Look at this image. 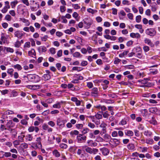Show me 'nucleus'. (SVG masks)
<instances>
[{
    "label": "nucleus",
    "mask_w": 160,
    "mask_h": 160,
    "mask_svg": "<svg viewBox=\"0 0 160 160\" xmlns=\"http://www.w3.org/2000/svg\"><path fill=\"white\" fill-rule=\"evenodd\" d=\"M67 122L66 119H63L60 118H58L57 119V125L60 128H63L65 126V124Z\"/></svg>",
    "instance_id": "obj_3"
},
{
    "label": "nucleus",
    "mask_w": 160,
    "mask_h": 160,
    "mask_svg": "<svg viewBox=\"0 0 160 160\" xmlns=\"http://www.w3.org/2000/svg\"><path fill=\"white\" fill-rule=\"evenodd\" d=\"M13 67L14 68L17 69L18 70H21L22 68L21 66L19 64L14 65Z\"/></svg>",
    "instance_id": "obj_38"
},
{
    "label": "nucleus",
    "mask_w": 160,
    "mask_h": 160,
    "mask_svg": "<svg viewBox=\"0 0 160 160\" xmlns=\"http://www.w3.org/2000/svg\"><path fill=\"white\" fill-rule=\"evenodd\" d=\"M82 70V68L81 67H74L72 68V70L73 71H77L79 72Z\"/></svg>",
    "instance_id": "obj_36"
},
{
    "label": "nucleus",
    "mask_w": 160,
    "mask_h": 160,
    "mask_svg": "<svg viewBox=\"0 0 160 160\" xmlns=\"http://www.w3.org/2000/svg\"><path fill=\"white\" fill-rule=\"evenodd\" d=\"M130 36L132 38H138L140 37V35L138 33H134L132 32L130 33Z\"/></svg>",
    "instance_id": "obj_19"
},
{
    "label": "nucleus",
    "mask_w": 160,
    "mask_h": 160,
    "mask_svg": "<svg viewBox=\"0 0 160 160\" xmlns=\"http://www.w3.org/2000/svg\"><path fill=\"white\" fill-rule=\"evenodd\" d=\"M98 150L97 149L93 148H91V154H95L98 153Z\"/></svg>",
    "instance_id": "obj_32"
},
{
    "label": "nucleus",
    "mask_w": 160,
    "mask_h": 160,
    "mask_svg": "<svg viewBox=\"0 0 160 160\" xmlns=\"http://www.w3.org/2000/svg\"><path fill=\"white\" fill-rule=\"evenodd\" d=\"M135 148V146L132 143H129L127 145L128 148L132 151L134 150Z\"/></svg>",
    "instance_id": "obj_21"
},
{
    "label": "nucleus",
    "mask_w": 160,
    "mask_h": 160,
    "mask_svg": "<svg viewBox=\"0 0 160 160\" xmlns=\"http://www.w3.org/2000/svg\"><path fill=\"white\" fill-rule=\"evenodd\" d=\"M138 129L141 130H143L144 128V126L141 124H139L138 126Z\"/></svg>",
    "instance_id": "obj_60"
},
{
    "label": "nucleus",
    "mask_w": 160,
    "mask_h": 160,
    "mask_svg": "<svg viewBox=\"0 0 160 160\" xmlns=\"http://www.w3.org/2000/svg\"><path fill=\"white\" fill-rule=\"evenodd\" d=\"M41 138L40 137H38L37 138L36 141V143H32V145L31 146V147L35 149L37 148L40 149L42 148V145L41 143Z\"/></svg>",
    "instance_id": "obj_2"
},
{
    "label": "nucleus",
    "mask_w": 160,
    "mask_h": 160,
    "mask_svg": "<svg viewBox=\"0 0 160 160\" xmlns=\"http://www.w3.org/2000/svg\"><path fill=\"white\" fill-rule=\"evenodd\" d=\"M14 70L12 68H9L8 69L7 73L9 74L11 76H12V73Z\"/></svg>",
    "instance_id": "obj_49"
},
{
    "label": "nucleus",
    "mask_w": 160,
    "mask_h": 160,
    "mask_svg": "<svg viewBox=\"0 0 160 160\" xmlns=\"http://www.w3.org/2000/svg\"><path fill=\"white\" fill-rule=\"evenodd\" d=\"M151 9L152 12H155L157 9V4L156 3H154L151 6Z\"/></svg>",
    "instance_id": "obj_37"
},
{
    "label": "nucleus",
    "mask_w": 160,
    "mask_h": 160,
    "mask_svg": "<svg viewBox=\"0 0 160 160\" xmlns=\"http://www.w3.org/2000/svg\"><path fill=\"white\" fill-rule=\"evenodd\" d=\"M143 49L145 52H147L149 50V47L147 46H144Z\"/></svg>",
    "instance_id": "obj_59"
},
{
    "label": "nucleus",
    "mask_w": 160,
    "mask_h": 160,
    "mask_svg": "<svg viewBox=\"0 0 160 160\" xmlns=\"http://www.w3.org/2000/svg\"><path fill=\"white\" fill-rule=\"evenodd\" d=\"M86 137L83 135L80 134L77 136V139L78 143L82 142L86 140Z\"/></svg>",
    "instance_id": "obj_4"
},
{
    "label": "nucleus",
    "mask_w": 160,
    "mask_h": 160,
    "mask_svg": "<svg viewBox=\"0 0 160 160\" xmlns=\"http://www.w3.org/2000/svg\"><path fill=\"white\" fill-rule=\"evenodd\" d=\"M103 102L107 104L112 103L114 102L113 100L112 99H104Z\"/></svg>",
    "instance_id": "obj_41"
},
{
    "label": "nucleus",
    "mask_w": 160,
    "mask_h": 160,
    "mask_svg": "<svg viewBox=\"0 0 160 160\" xmlns=\"http://www.w3.org/2000/svg\"><path fill=\"white\" fill-rule=\"evenodd\" d=\"M20 147L23 149H27L28 147V145L27 143L24 142L21 144Z\"/></svg>",
    "instance_id": "obj_34"
},
{
    "label": "nucleus",
    "mask_w": 160,
    "mask_h": 160,
    "mask_svg": "<svg viewBox=\"0 0 160 160\" xmlns=\"http://www.w3.org/2000/svg\"><path fill=\"white\" fill-rule=\"evenodd\" d=\"M4 48L6 49L7 51L8 52L13 53L14 52V50L13 48L10 47H4Z\"/></svg>",
    "instance_id": "obj_40"
},
{
    "label": "nucleus",
    "mask_w": 160,
    "mask_h": 160,
    "mask_svg": "<svg viewBox=\"0 0 160 160\" xmlns=\"http://www.w3.org/2000/svg\"><path fill=\"white\" fill-rule=\"evenodd\" d=\"M125 134L128 136L131 137L133 135V132L131 130H126L125 131Z\"/></svg>",
    "instance_id": "obj_18"
},
{
    "label": "nucleus",
    "mask_w": 160,
    "mask_h": 160,
    "mask_svg": "<svg viewBox=\"0 0 160 160\" xmlns=\"http://www.w3.org/2000/svg\"><path fill=\"white\" fill-rule=\"evenodd\" d=\"M49 127L45 123L43 124L42 126V129L44 130H47Z\"/></svg>",
    "instance_id": "obj_47"
},
{
    "label": "nucleus",
    "mask_w": 160,
    "mask_h": 160,
    "mask_svg": "<svg viewBox=\"0 0 160 160\" xmlns=\"http://www.w3.org/2000/svg\"><path fill=\"white\" fill-rule=\"evenodd\" d=\"M89 129L88 128H83L82 132L83 134H85L88 132H89Z\"/></svg>",
    "instance_id": "obj_48"
},
{
    "label": "nucleus",
    "mask_w": 160,
    "mask_h": 160,
    "mask_svg": "<svg viewBox=\"0 0 160 160\" xmlns=\"http://www.w3.org/2000/svg\"><path fill=\"white\" fill-rule=\"evenodd\" d=\"M129 52V51L128 50H125L122 53H120L119 55V57L120 58H122L124 57Z\"/></svg>",
    "instance_id": "obj_20"
},
{
    "label": "nucleus",
    "mask_w": 160,
    "mask_h": 160,
    "mask_svg": "<svg viewBox=\"0 0 160 160\" xmlns=\"http://www.w3.org/2000/svg\"><path fill=\"white\" fill-rule=\"evenodd\" d=\"M5 19L7 21H10L11 20L12 18L10 15L8 14L6 15Z\"/></svg>",
    "instance_id": "obj_45"
},
{
    "label": "nucleus",
    "mask_w": 160,
    "mask_h": 160,
    "mask_svg": "<svg viewBox=\"0 0 160 160\" xmlns=\"http://www.w3.org/2000/svg\"><path fill=\"white\" fill-rule=\"evenodd\" d=\"M102 154L104 156L108 155L109 153V150L106 148H103L101 149Z\"/></svg>",
    "instance_id": "obj_15"
},
{
    "label": "nucleus",
    "mask_w": 160,
    "mask_h": 160,
    "mask_svg": "<svg viewBox=\"0 0 160 160\" xmlns=\"http://www.w3.org/2000/svg\"><path fill=\"white\" fill-rule=\"evenodd\" d=\"M11 156V153L10 152H4L3 154H2V157H5L6 158L10 157Z\"/></svg>",
    "instance_id": "obj_30"
},
{
    "label": "nucleus",
    "mask_w": 160,
    "mask_h": 160,
    "mask_svg": "<svg viewBox=\"0 0 160 160\" xmlns=\"http://www.w3.org/2000/svg\"><path fill=\"white\" fill-rule=\"evenodd\" d=\"M102 114L103 117L105 118H108L109 116V114L108 113V112L107 111L103 113Z\"/></svg>",
    "instance_id": "obj_56"
},
{
    "label": "nucleus",
    "mask_w": 160,
    "mask_h": 160,
    "mask_svg": "<svg viewBox=\"0 0 160 160\" xmlns=\"http://www.w3.org/2000/svg\"><path fill=\"white\" fill-rule=\"evenodd\" d=\"M141 16L140 15H138L136 16V20L137 22H141Z\"/></svg>",
    "instance_id": "obj_52"
},
{
    "label": "nucleus",
    "mask_w": 160,
    "mask_h": 160,
    "mask_svg": "<svg viewBox=\"0 0 160 160\" xmlns=\"http://www.w3.org/2000/svg\"><path fill=\"white\" fill-rule=\"evenodd\" d=\"M73 56L76 58H80L82 57V56L81 55L80 52H75L73 54Z\"/></svg>",
    "instance_id": "obj_29"
},
{
    "label": "nucleus",
    "mask_w": 160,
    "mask_h": 160,
    "mask_svg": "<svg viewBox=\"0 0 160 160\" xmlns=\"http://www.w3.org/2000/svg\"><path fill=\"white\" fill-rule=\"evenodd\" d=\"M112 140L116 146H117L120 143L119 140L116 138H113L112 139Z\"/></svg>",
    "instance_id": "obj_43"
},
{
    "label": "nucleus",
    "mask_w": 160,
    "mask_h": 160,
    "mask_svg": "<svg viewBox=\"0 0 160 160\" xmlns=\"http://www.w3.org/2000/svg\"><path fill=\"white\" fill-rule=\"evenodd\" d=\"M146 33L151 36H153L156 34V31L153 28L147 29L146 30Z\"/></svg>",
    "instance_id": "obj_5"
},
{
    "label": "nucleus",
    "mask_w": 160,
    "mask_h": 160,
    "mask_svg": "<svg viewBox=\"0 0 160 160\" xmlns=\"http://www.w3.org/2000/svg\"><path fill=\"white\" fill-rule=\"evenodd\" d=\"M60 11L62 12H64L66 10L65 7L64 6H61L60 7Z\"/></svg>",
    "instance_id": "obj_64"
},
{
    "label": "nucleus",
    "mask_w": 160,
    "mask_h": 160,
    "mask_svg": "<svg viewBox=\"0 0 160 160\" xmlns=\"http://www.w3.org/2000/svg\"><path fill=\"white\" fill-rule=\"evenodd\" d=\"M150 123L154 125L157 124V122L153 117L152 118V120L149 121Z\"/></svg>",
    "instance_id": "obj_35"
},
{
    "label": "nucleus",
    "mask_w": 160,
    "mask_h": 160,
    "mask_svg": "<svg viewBox=\"0 0 160 160\" xmlns=\"http://www.w3.org/2000/svg\"><path fill=\"white\" fill-rule=\"evenodd\" d=\"M73 79H77L78 80H82L83 79V77L79 75L75 74L73 76Z\"/></svg>",
    "instance_id": "obj_25"
},
{
    "label": "nucleus",
    "mask_w": 160,
    "mask_h": 160,
    "mask_svg": "<svg viewBox=\"0 0 160 160\" xmlns=\"http://www.w3.org/2000/svg\"><path fill=\"white\" fill-rule=\"evenodd\" d=\"M48 124L52 127H54L55 125V123L53 121H50L48 123Z\"/></svg>",
    "instance_id": "obj_54"
},
{
    "label": "nucleus",
    "mask_w": 160,
    "mask_h": 160,
    "mask_svg": "<svg viewBox=\"0 0 160 160\" xmlns=\"http://www.w3.org/2000/svg\"><path fill=\"white\" fill-rule=\"evenodd\" d=\"M84 27L87 29L89 28L90 27V23L89 20L87 18H85L83 20Z\"/></svg>",
    "instance_id": "obj_10"
},
{
    "label": "nucleus",
    "mask_w": 160,
    "mask_h": 160,
    "mask_svg": "<svg viewBox=\"0 0 160 160\" xmlns=\"http://www.w3.org/2000/svg\"><path fill=\"white\" fill-rule=\"evenodd\" d=\"M20 143V141L18 140H16L13 142V144L15 148H17V146L19 145Z\"/></svg>",
    "instance_id": "obj_42"
},
{
    "label": "nucleus",
    "mask_w": 160,
    "mask_h": 160,
    "mask_svg": "<svg viewBox=\"0 0 160 160\" xmlns=\"http://www.w3.org/2000/svg\"><path fill=\"white\" fill-rule=\"evenodd\" d=\"M59 146L61 148L63 149H66L68 148L67 145L64 143H61L60 144Z\"/></svg>",
    "instance_id": "obj_51"
},
{
    "label": "nucleus",
    "mask_w": 160,
    "mask_h": 160,
    "mask_svg": "<svg viewBox=\"0 0 160 160\" xmlns=\"http://www.w3.org/2000/svg\"><path fill=\"white\" fill-rule=\"evenodd\" d=\"M21 123L23 125H27L28 124V121L25 119H22L21 121Z\"/></svg>",
    "instance_id": "obj_61"
},
{
    "label": "nucleus",
    "mask_w": 160,
    "mask_h": 160,
    "mask_svg": "<svg viewBox=\"0 0 160 160\" xmlns=\"http://www.w3.org/2000/svg\"><path fill=\"white\" fill-rule=\"evenodd\" d=\"M27 78L29 81L34 82H37L40 80V77L36 74H29L28 75Z\"/></svg>",
    "instance_id": "obj_1"
},
{
    "label": "nucleus",
    "mask_w": 160,
    "mask_h": 160,
    "mask_svg": "<svg viewBox=\"0 0 160 160\" xmlns=\"http://www.w3.org/2000/svg\"><path fill=\"white\" fill-rule=\"evenodd\" d=\"M133 50L135 52H142V49L140 47L135 48L133 49Z\"/></svg>",
    "instance_id": "obj_31"
},
{
    "label": "nucleus",
    "mask_w": 160,
    "mask_h": 160,
    "mask_svg": "<svg viewBox=\"0 0 160 160\" xmlns=\"http://www.w3.org/2000/svg\"><path fill=\"white\" fill-rule=\"evenodd\" d=\"M0 129L1 131H3L4 130L8 129L6 127V126H5L4 125L1 124L0 126Z\"/></svg>",
    "instance_id": "obj_63"
},
{
    "label": "nucleus",
    "mask_w": 160,
    "mask_h": 160,
    "mask_svg": "<svg viewBox=\"0 0 160 160\" xmlns=\"http://www.w3.org/2000/svg\"><path fill=\"white\" fill-rule=\"evenodd\" d=\"M28 130L29 132H32L35 131L37 133L39 130V129L37 127L32 126L29 127Z\"/></svg>",
    "instance_id": "obj_8"
},
{
    "label": "nucleus",
    "mask_w": 160,
    "mask_h": 160,
    "mask_svg": "<svg viewBox=\"0 0 160 160\" xmlns=\"http://www.w3.org/2000/svg\"><path fill=\"white\" fill-rule=\"evenodd\" d=\"M21 45V43L18 41H17L14 44V46L16 48H18Z\"/></svg>",
    "instance_id": "obj_57"
},
{
    "label": "nucleus",
    "mask_w": 160,
    "mask_h": 160,
    "mask_svg": "<svg viewBox=\"0 0 160 160\" xmlns=\"http://www.w3.org/2000/svg\"><path fill=\"white\" fill-rule=\"evenodd\" d=\"M72 7L76 9H78L80 8V7L78 4H72Z\"/></svg>",
    "instance_id": "obj_58"
},
{
    "label": "nucleus",
    "mask_w": 160,
    "mask_h": 160,
    "mask_svg": "<svg viewBox=\"0 0 160 160\" xmlns=\"http://www.w3.org/2000/svg\"><path fill=\"white\" fill-rule=\"evenodd\" d=\"M48 37L47 35H45L44 36L41 38V40L43 41H46L47 40Z\"/></svg>",
    "instance_id": "obj_62"
},
{
    "label": "nucleus",
    "mask_w": 160,
    "mask_h": 160,
    "mask_svg": "<svg viewBox=\"0 0 160 160\" xmlns=\"http://www.w3.org/2000/svg\"><path fill=\"white\" fill-rule=\"evenodd\" d=\"M91 95L92 96L97 97L98 95V89L97 88H94L92 91Z\"/></svg>",
    "instance_id": "obj_14"
},
{
    "label": "nucleus",
    "mask_w": 160,
    "mask_h": 160,
    "mask_svg": "<svg viewBox=\"0 0 160 160\" xmlns=\"http://www.w3.org/2000/svg\"><path fill=\"white\" fill-rule=\"evenodd\" d=\"M145 76V75L143 72H137L136 75V78H142Z\"/></svg>",
    "instance_id": "obj_23"
},
{
    "label": "nucleus",
    "mask_w": 160,
    "mask_h": 160,
    "mask_svg": "<svg viewBox=\"0 0 160 160\" xmlns=\"http://www.w3.org/2000/svg\"><path fill=\"white\" fill-rule=\"evenodd\" d=\"M149 111L150 112L156 114H160V111L157 108L153 107L149 108Z\"/></svg>",
    "instance_id": "obj_7"
},
{
    "label": "nucleus",
    "mask_w": 160,
    "mask_h": 160,
    "mask_svg": "<svg viewBox=\"0 0 160 160\" xmlns=\"http://www.w3.org/2000/svg\"><path fill=\"white\" fill-rule=\"evenodd\" d=\"M43 79L45 80L46 81L50 79L51 78V76L50 74H44L42 76Z\"/></svg>",
    "instance_id": "obj_22"
},
{
    "label": "nucleus",
    "mask_w": 160,
    "mask_h": 160,
    "mask_svg": "<svg viewBox=\"0 0 160 160\" xmlns=\"http://www.w3.org/2000/svg\"><path fill=\"white\" fill-rule=\"evenodd\" d=\"M146 142L148 144H152L153 142L152 139L148 138L146 140Z\"/></svg>",
    "instance_id": "obj_39"
},
{
    "label": "nucleus",
    "mask_w": 160,
    "mask_h": 160,
    "mask_svg": "<svg viewBox=\"0 0 160 160\" xmlns=\"http://www.w3.org/2000/svg\"><path fill=\"white\" fill-rule=\"evenodd\" d=\"M14 125L15 124L12 122V121L10 120L7 122L6 127L8 129V130H9V129L13 127Z\"/></svg>",
    "instance_id": "obj_12"
},
{
    "label": "nucleus",
    "mask_w": 160,
    "mask_h": 160,
    "mask_svg": "<svg viewBox=\"0 0 160 160\" xmlns=\"http://www.w3.org/2000/svg\"><path fill=\"white\" fill-rule=\"evenodd\" d=\"M49 51L50 53L52 54H54L56 53V49L53 48H50Z\"/></svg>",
    "instance_id": "obj_53"
},
{
    "label": "nucleus",
    "mask_w": 160,
    "mask_h": 160,
    "mask_svg": "<svg viewBox=\"0 0 160 160\" xmlns=\"http://www.w3.org/2000/svg\"><path fill=\"white\" fill-rule=\"evenodd\" d=\"M144 42L145 43L148 44L152 47H153L154 46V44L151 42V40L148 38H146L144 40Z\"/></svg>",
    "instance_id": "obj_13"
},
{
    "label": "nucleus",
    "mask_w": 160,
    "mask_h": 160,
    "mask_svg": "<svg viewBox=\"0 0 160 160\" xmlns=\"http://www.w3.org/2000/svg\"><path fill=\"white\" fill-rule=\"evenodd\" d=\"M33 138V137L31 134H27L25 137V139L26 140L29 141H31Z\"/></svg>",
    "instance_id": "obj_28"
},
{
    "label": "nucleus",
    "mask_w": 160,
    "mask_h": 160,
    "mask_svg": "<svg viewBox=\"0 0 160 160\" xmlns=\"http://www.w3.org/2000/svg\"><path fill=\"white\" fill-rule=\"evenodd\" d=\"M143 133L145 136L148 137H150L152 135V132L148 130L145 131Z\"/></svg>",
    "instance_id": "obj_24"
},
{
    "label": "nucleus",
    "mask_w": 160,
    "mask_h": 160,
    "mask_svg": "<svg viewBox=\"0 0 160 160\" xmlns=\"http://www.w3.org/2000/svg\"><path fill=\"white\" fill-rule=\"evenodd\" d=\"M28 56L33 57L36 55L35 50L34 49H32L31 50L29 51L28 53Z\"/></svg>",
    "instance_id": "obj_17"
},
{
    "label": "nucleus",
    "mask_w": 160,
    "mask_h": 160,
    "mask_svg": "<svg viewBox=\"0 0 160 160\" xmlns=\"http://www.w3.org/2000/svg\"><path fill=\"white\" fill-rule=\"evenodd\" d=\"M54 99L52 98H49L47 99L46 102L48 104L53 102H54Z\"/></svg>",
    "instance_id": "obj_55"
},
{
    "label": "nucleus",
    "mask_w": 160,
    "mask_h": 160,
    "mask_svg": "<svg viewBox=\"0 0 160 160\" xmlns=\"http://www.w3.org/2000/svg\"><path fill=\"white\" fill-rule=\"evenodd\" d=\"M26 87L29 88L31 89H36L39 88V86L38 85H28Z\"/></svg>",
    "instance_id": "obj_27"
},
{
    "label": "nucleus",
    "mask_w": 160,
    "mask_h": 160,
    "mask_svg": "<svg viewBox=\"0 0 160 160\" xmlns=\"http://www.w3.org/2000/svg\"><path fill=\"white\" fill-rule=\"evenodd\" d=\"M50 113V110L49 109L44 111L42 113V115L43 116H46L48 115Z\"/></svg>",
    "instance_id": "obj_46"
},
{
    "label": "nucleus",
    "mask_w": 160,
    "mask_h": 160,
    "mask_svg": "<svg viewBox=\"0 0 160 160\" xmlns=\"http://www.w3.org/2000/svg\"><path fill=\"white\" fill-rule=\"evenodd\" d=\"M14 37H16L19 39H21L23 35L22 31L19 30H17L14 32Z\"/></svg>",
    "instance_id": "obj_6"
},
{
    "label": "nucleus",
    "mask_w": 160,
    "mask_h": 160,
    "mask_svg": "<svg viewBox=\"0 0 160 160\" xmlns=\"http://www.w3.org/2000/svg\"><path fill=\"white\" fill-rule=\"evenodd\" d=\"M18 3V1L17 0L12 2L10 3L12 8H14Z\"/></svg>",
    "instance_id": "obj_33"
},
{
    "label": "nucleus",
    "mask_w": 160,
    "mask_h": 160,
    "mask_svg": "<svg viewBox=\"0 0 160 160\" xmlns=\"http://www.w3.org/2000/svg\"><path fill=\"white\" fill-rule=\"evenodd\" d=\"M54 156L57 158H59L61 156L60 153L57 149H54L52 152Z\"/></svg>",
    "instance_id": "obj_16"
},
{
    "label": "nucleus",
    "mask_w": 160,
    "mask_h": 160,
    "mask_svg": "<svg viewBox=\"0 0 160 160\" xmlns=\"http://www.w3.org/2000/svg\"><path fill=\"white\" fill-rule=\"evenodd\" d=\"M107 124L103 122H102L100 125V128H102V132L103 134L105 133L106 131V127Z\"/></svg>",
    "instance_id": "obj_9"
},
{
    "label": "nucleus",
    "mask_w": 160,
    "mask_h": 160,
    "mask_svg": "<svg viewBox=\"0 0 160 160\" xmlns=\"http://www.w3.org/2000/svg\"><path fill=\"white\" fill-rule=\"evenodd\" d=\"M121 61V60L118 58H115L114 61V63L115 64H118L119 62Z\"/></svg>",
    "instance_id": "obj_44"
},
{
    "label": "nucleus",
    "mask_w": 160,
    "mask_h": 160,
    "mask_svg": "<svg viewBox=\"0 0 160 160\" xmlns=\"http://www.w3.org/2000/svg\"><path fill=\"white\" fill-rule=\"evenodd\" d=\"M47 50V49L46 47L44 46H40L38 48V50L39 52L40 53L45 52Z\"/></svg>",
    "instance_id": "obj_11"
},
{
    "label": "nucleus",
    "mask_w": 160,
    "mask_h": 160,
    "mask_svg": "<svg viewBox=\"0 0 160 160\" xmlns=\"http://www.w3.org/2000/svg\"><path fill=\"white\" fill-rule=\"evenodd\" d=\"M78 133L79 132L77 130L72 131L70 133V134L72 135H77Z\"/></svg>",
    "instance_id": "obj_50"
},
{
    "label": "nucleus",
    "mask_w": 160,
    "mask_h": 160,
    "mask_svg": "<svg viewBox=\"0 0 160 160\" xmlns=\"http://www.w3.org/2000/svg\"><path fill=\"white\" fill-rule=\"evenodd\" d=\"M52 107L55 108H60L61 107V103L59 102H57L52 105Z\"/></svg>",
    "instance_id": "obj_26"
}]
</instances>
